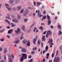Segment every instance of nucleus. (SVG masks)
Wrapping results in <instances>:
<instances>
[{
    "label": "nucleus",
    "mask_w": 62,
    "mask_h": 62,
    "mask_svg": "<svg viewBox=\"0 0 62 62\" xmlns=\"http://www.w3.org/2000/svg\"><path fill=\"white\" fill-rule=\"evenodd\" d=\"M46 14V11H44L43 12V14L45 15Z\"/></svg>",
    "instance_id": "nucleus-41"
},
{
    "label": "nucleus",
    "mask_w": 62,
    "mask_h": 62,
    "mask_svg": "<svg viewBox=\"0 0 62 62\" xmlns=\"http://www.w3.org/2000/svg\"><path fill=\"white\" fill-rule=\"evenodd\" d=\"M12 57V59H14V55L12 54H11L10 55V57H9L8 58V60H9V62H12V59H11Z\"/></svg>",
    "instance_id": "nucleus-1"
},
{
    "label": "nucleus",
    "mask_w": 62,
    "mask_h": 62,
    "mask_svg": "<svg viewBox=\"0 0 62 62\" xmlns=\"http://www.w3.org/2000/svg\"><path fill=\"white\" fill-rule=\"evenodd\" d=\"M2 50V48L1 47L0 48V52H1Z\"/></svg>",
    "instance_id": "nucleus-63"
},
{
    "label": "nucleus",
    "mask_w": 62,
    "mask_h": 62,
    "mask_svg": "<svg viewBox=\"0 0 62 62\" xmlns=\"http://www.w3.org/2000/svg\"><path fill=\"white\" fill-rule=\"evenodd\" d=\"M45 59L44 58H43V62H45Z\"/></svg>",
    "instance_id": "nucleus-57"
},
{
    "label": "nucleus",
    "mask_w": 62,
    "mask_h": 62,
    "mask_svg": "<svg viewBox=\"0 0 62 62\" xmlns=\"http://www.w3.org/2000/svg\"><path fill=\"white\" fill-rule=\"evenodd\" d=\"M23 39V35H21V37H20V39Z\"/></svg>",
    "instance_id": "nucleus-35"
},
{
    "label": "nucleus",
    "mask_w": 62,
    "mask_h": 62,
    "mask_svg": "<svg viewBox=\"0 0 62 62\" xmlns=\"http://www.w3.org/2000/svg\"><path fill=\"white\" fill-rule=\"evenodd\" d=\"M56 55H58V50H57L56 53Z\"/></svg>",
    "instance_id": "nucleus-42"
},
{
    "label": "nucleus",
    "mask_w": 62,
    "mask_h": 62,
    "mask_svg": "<svg viewBox=\"0 0 62 62\" xmlns=\"http://www.w3.org/2000/svg\"><path fill=\"white\" fill-rule=\"evenodd\" d=\"M36 29H37V28L35 27L34 29L33 32H35V30H36Z\"/></svg>",
    "instance_id": "nucleus-48"
},
{
    "label": "nucleus",
    "mask_w": 62,
    "mask_h": 62,
    "mask_svg": "<svg viewBox=\"0 0 62 62\" xmlns=\"http://www.w3.org/2000/svg\"><path fill=\"white\" fill-rule=\"evenodd\" d=\"M41 46L42 47H43V43H41Z\"/></svg>",
    "instance_id": "nucleus-49"
},
{
    "label": "nucleus",
    "mask_w": 62,
    "mask_h": 62,
    "mask_svg": "<svg viewBox=\"0 0 62 62\" xmlns=\"http://www.w3.org/2000/svg\"><path fill=\"white\" fill-rule=\"evenodd\" d=\"M38 44L39 45H40V41H39V40H38Z\"/></svg>",
    "instance_id": "nucleus-38"
},
{
    "label": "nucleus",
    "mask_w": 62,
    "mask_h": 62,
    "mask_svg": "<svg viewBox=\"0 0 62 62\" xmlns=\"http://www.w3.org/2000/svg\"><path fill=\"white\" fill-rule=\"evenodd\" d=\"M21 6H19L18 7H17V10H20L21 9Z\"/></svg>",
    "instance_id": "nucleus-26"
},
{
    "label": "nucleus",
    "mask_w": 62,
    "mask_h": 62,
    "mask_svg": "<svg viewBox=\"0 0 62 62\" xmlns=\"http://www.w3.org/2000/svg\"><path fill=\"white\" fill-rule=\"evenodd\" d=\"M28 41H27L25 39H24L23 40V42L24 44H26Z\"/></svg>",
    "instance_id": "nucleus-12"
},
{
    "label": "nucleus",
    "mask_w": 62,
    "mask_h": 62,
    "mask_svg": "<svg viewBox=\"0 0 62 62\" xmlns=\"http://www.w3.org/2000/svg\"><path fill=\"white\" fill-rule=\"evenodd\" d=\"M21 51L22 52H26V49L25 48H22Z\"/></svg>",
    "instance_id": "nucleus-14"
},
{
    "label": "nucleus",
    "mask_w": 62,
    "mask_h": 62,
    "mask_svg": "<svg viewBox=\"0 0 62 62\" xmlns=\"http://www.w3.org/2000/svg\"><path fill=\"white\" fill-rule=\"evenodd\" d=\"M11 26L12 27H14L15 26V24L13 23H11Z\"/></svg>",
    "instance_id": "nucleus-24"
},
{
    "label": "nucleus",
    "mask_w": 62,
    "mask_h": 62,
    "mask_svg": "<svg viewBox=\"0 0 62 62\" xmlns=\"http://www.w3.org/2000/svg\"><path fill=\"white\" fill-rule=\"evenodd\" d=\"M13 0H10L9 1V3L11 4H13Z\"/></svg>",
    "instance_id": "nucleus-20"
},
{
    "label": "nucleus",
    "mask_w": 62,
    "mask_h": 62,
    "mask_svg": "<svg viewBox=\"0 0 62 62\" xmlns=\"http://www.w3.org/2000/svg\"><path fill=\"white\" fill-rule=\"evenodd\" d=\"M23 9H22L20 11V12L21 13H23Z\"/></svg>",
    "instance_id": "nucleus-36"
},
{
    "label": "nucleus",
    "mask_w": 62,
    "mask_h": 62,
    "mask_svg": "<svg viewBox=\"0 0 62 62\" xmlns=\"http://www.w3.org/2000/svg\"><path fill=\"white\" fill-rule=\"evenodd\" d=\"M46 33V31H45L44 32L43 34H45Z\"/></svg>",
    "instance_id": "nucleus-64"
},
{
    "label": "nucleus",
    "mask_w": 62,
    "mask_h": 62,
    "mask_svg": "<svg viewBox=\"0 0 62 62\" xmlns=\"http://www.w3.org/2000/svg\"><path fill=\"white\" fill-rule=\"evenodd\" d=\"M48 35H48V34L47 33L46 36V38H47L48 36Z\"/></svg>",
    "instance_id": "nucleus-53"
},
{
    "label": "nucleus",
    "mask_w": 62,
    "mask_h": 62,
    "mask_svg": "<svg viewBox=\"0 0 62 62\" xmlns=\"http://www.w3.org/2000/svg\"><path fill=\"white\" fill-rule=\"evenodd\" d=\"M40 15H41V14L40 13L38 14V17H39V16H40Z\"/></svg>",
    "instance_id": "nucleus-45"
},
{
    "label": "nucleus",
    "mask_w": 62,
    "mask_h": 62,
    "mask_svg": "<svg viewBox=\"0 0 62 62\" xmlns=\"http://www.w3.org/2000/svg\"><path fill=\"white\" fill-rule=\"evenodd\" d=\"M19 43V39H17L16 41L14 42V43H15V44H18Z\"/></svg>",
    "instance_id": "nucleus-15"
},
{
    "label": "nucleus",
    "mask_w": 62,
    "mask_h": 62,
    "mask_svg": "<svg viewBox=\"0 0 62 62\" xmlns=\"http://www.w3.org/2000/svg\"><path fill=\"white\" fill-rule=\"evenodd\" d=\"M22 29L23 30H25V26L23 25L22 26Z\"/></svg>",
    "instance_id": "nucleus-21"
},
{
    "label": "nucleus",
    "mask_w": 62,
    "mask_h": 62,
    "mask_svg": "<svg viewBox=\"0 0 62 62\" xmlns=\"http://www.w3.org/2000/svg\"><path fill=\"white\" fill-rule=\"evenodd\" d=\"M31 31V29H30L28 31V33H29Z\"/></svg>",
    "instance_id": "nucleus-44"
},
{
    "label": "nucleus",
    "mask_w": 62,
    "mask_h": 62,
    "mask_svg": "<svg viewBox=\"0 0 62 62\" xmlns=\"http://www.w3.org/2000/svg\"><path fill=\"white\" fill-rule=\"evenodd\" d=\"M15 5V3H12V4H11V6H14Z\"/></svg>",
    "instance_id": "nucleus-60"
},
{
    "label": "nucleus",
    "mask_w": 62,
    "mask_h": 62,
    "mask_svg": "<svg viewBox=\"0 0 62 62\" xmlns=\"http://www.w3.org/2000/svg\"><path fill=\"white\" fill-rule=\"evenodd\" d=\"M37 47H34L33 48L32 50H34V51H35L36 50H37Z\"/></svg>",
    "instance_id": "nucleus-31"
},
{
    "label": "nucleus",
    "mask_w": 62,
    "mask_h": 62,
    "mask_svg": "<svg viewBox=\"0 0 62 62\" xmlns=\"http://www.w3.org/2000/svg\"><path fill=\"white\" fill-rule=\"evenodd\" d=\"M54 45V43H51L50 44V48H52V45Z\"/></svg>",
    "instance_id": "nucleus-28"
},
{
    "label": "nucleus",
    "mask_w": 62,
    "mask_h": 62,
    "mask_svg": "<svg viewBox=\"0 0 62 62\" xmlns=\"http://www.w3.org/2000/svg\"><path fill=\"white\" fill-rule=\"evenodd\" d=\"M7 37L8 38H10V37L9 36V35H7Z\"/></svg>",
    "instance_id": "nucleus-61"
},
{
    "label": "nucleus",
    "mask_w": 62,
    "mask_h": 62,
    "mask_svg": "<svg viewBox=\"0 0 62 62\" xmlns=\"http://www.w3.org/2000/svg\"><path fill=\"white\" fill-rule=\"evenodd\" d=\"M29 12V9H26L25 13H24V12H23V13L24 14V16H26V15L28 14V13Z\"/></svg>",
    "instance_id": "nucleus-8"
},
{
    "label": "nucleus",
    "mask_w": 62,
    "mask_h": 62,
    "mask_svg": "<svg viewBox=\"0 0 62 62\" xmlns=\"http://www.w3.org/2000/svg\"><path fill=\"white\" fill-rule=\"evenodd\" d=\"M48 48H48V46L47 45L46 46L45 48V50H44L43 51V54H45V52H47V51H48Z\"/></svg>",
    "instance_id": "nucleus-6"
},
{
    "label": "nucleus",
    "mask_w": 62,
    "mask_h": 62,
    "mask_svg": "<svg viewBox=\"0 0 62 62\" xmlns=\"http://www.w3.org/2000/svg\"><path fill=\"white\" fill-rule=\"evenodd\" d=\"M4 31V29H3L1 30H0V33H2V32H3V31Z\"/></svg>",
    "instance_id": "nucleus-40"
},
{
    "label": "nucleus",
    "mask_w": 62,
    "mask_h": 62,
    "mask_svg": "<svg viewBox=\"0 0 62 62\" xmlns=\"http://www.w3.org/2000/svg\"><path fill=\"white\" fill-rule=\"evenodd\" d=\"M15 3L16 4H18V1H17V0H16L15 1Z\"/></svg>",
    "instance_id": "nucleus-52"
},
{
    "label": "nucleus",
    "mask_w": 62,
    "mask_h": 62,
    "mask_svg": "<svg viewBox=\"0 0 62 62\" xmlns=\"http://www.w3.org/2000/svg\"><path fill=\"white\" fill-rule=\"evenodd\" d=\"M61 59L59 57H57L56 58L55 57V58L54 59V62H59L60 61Z\"/></svg>",
    "instance_id": "nucleus-2"
},
{
    "label": "nucleus",
    "mask_w": 62,
    "mask_h": 62,
    "mask_svg": "<svg viewBox=\"0 0 62 62\" xmlns=\"http://www.w3.org/2000/svg\"><path fill=\"white\" fill-rule=\"evenodd\" d=\"M41 25H44V23H41Z\"/></svg>",
    "instance_id": "nucleus-58"
},
{
    "label": "nucleus",
    "mask_w": 62,
    "mask_h": 62,
    "mask_svg": "<svg viewBox=\"0 0 62 62\" xmlns=\"http://www.w3.org/2000/svg\"><path fill=\"white\" fill-rule=\"evenodd\" d=\"M47 33L48 34V35H52V32L50 30H49L47 31Z\"/></svg>",
    "instance_id": "nucleus-10"
},
{
    "label": "nucleus",
    "mask_w": 62,
    "mask_h": 62,
    "mask_svg": "<svg viewBox=\"0 0 62 62\" xmlns=\"http://www.w3.org/2000/svg\"><path fill=\"white\" fill-rule=\"evenodd\" d=\"M37 4L38 5H39V6H40V4L39 3V2H37Z\"/></svg>",
    "instance_id": "nucleus-56"
},
{
    "label": "nucleus",
    "mask_w": 62,
    "mask_h": 62,
    "mask_svg": "<svg viewBox=\"0 0 62 62\" xmlns=\"http://www.w3.org/2000/svg\"><path fill=\"white\" fill-rule=\"evenodd\" d=\"M57 19V17H55V20H56Z\"/></svg>",
    "instance_id": "nucleus-54"
},
{
    "label": "nucleus",
    "mask_w": 62,
    "mask_h": 62,
    "mask_svg": "<svg viewBox=\"0 0 62 62\" xmlns=\"http://www.w3.org/2000/svg\"><path fill=\"white\" fill-rule=\"evenodd\" d=\"M6 8L7 9H8V10H9V11H10L12 10V9L8 7H6Z\"/></svg>",
    "instance_id": "nucleus-18"
},
{
    "label": "nucleus",
    "mask_w": 62,
    "mask_h": 62,
    "mask_svg": "<svg viewBox=\"0 0 62 62\" xmlns=\"http://www.w3.org/2000/svg\"><path fill=\"white\" fill-rule=\"evenodd\" d=\"M33 25H34V24H33L32 25H31V26H30V29H31V27H32V26H33Z\"/></svg>",
    "instance_id": "nucleus-62"
},
{
    "label": "nucleus",
    "mask_w": 62,
    "mask_h": 62,
    "mask_svg": "<svg viewBox=\"0 0 62 62\" xmlns=\"http://www.w3.org/2000/svg\"><path fill=\"white\" fill-rule=\"evenodd\" d=\"M58 28L59 29H61V26L60 25V26H58Z\"/></svg>",
    "instance_id": "nucleus-39"
},
{
    "label": "nucleus",
    "mask_w": 62,
    "mask_h": 62,
    "mask_svg": "<svg viewBox=\"0 0 62 62\" xmlns=\"http://www.w3.org/2000/svg\"><path fill=\"white\" fill-rule=\"evenodd\" d=\"M28 9H30L31 10H32V9H33V8L31 7H28Z\"/></svg>",
    "instance_id": "nucleus-33"
},
{
    "label": "nucleus",
    "mask_w": 62,
    "mask_h": 62,
    "mask_svg": "<svg viewBox=\"0 0 62 62\" xmlns=\"http://www.w3.org/2000/svg\"><path fill=\"white\" fill-rule=\"evenodd\" d=\"M22 57L24 59H27V55L25 54H22Z\"/></svg>",
    "instance_id": "nucleus-7"
},
{
    "label": "nucleus",
    "mask_w": 62,
    "mask_h": 62,
    "mask_svg": "<svg viewBox=\"0 0 62 62\" xmlns=\"http://www.w3.org/2000/svg\"><path fill=\"white\" fill-rule=\"evenodd\" d=\"M38 35H36V36L35 37V38H34L33 39V43L34 44H36V42L37 39H38Z\"/></svg>",
    "instance_id": "nucleus-5"
},
{
    "label": "nucleus",
    "mask_w": 62,
    "mask_h": 62,
    "mask_svg": "<svg viewBox=\"0 0 62 62\" xmlns=\"http://www.w3.org/2000/svg\"><path fill=\"white\" fill-rule=\"evenodd\" d=\"M12 20L15 23H17L18 22V20L16 19H12Z\"/></svg>",
    "instance_id": "nucleus-9"
},
{
    "label": "nucleus",
    "mask_w": 62,
    "mask_h": 62,
    "mask_svg": "<svg viewBox=\"0 0 62 62\" xmlns=\"http://www.w3.org/2000/svg\"><path fill=\"white\" fill-rule=\"evenodd\" d=\"M8 17L6 16L5 17V18H6V19H9V20H11V18H10V17L9 16H8Z\"/></svg>",
    "instance_id": "nucleus-29"
},
{
    "label": "nucleus",
    "mask_w": 62,
    "mask_h": 62,
    "mask_svg": "<svg viewBox=\"0 0 62 62\" xmlns=\"http://www.w3.org/2000/svg\"><path fill=\"white\" fill-rule=\"evenodd\" d=\"M5 6H7L8 7H9V5L7 3H5Z\"/></svg>",
    "instance_id": "nucleus-37"
},
{
    "label": "nucleus",
    "mask_w": 62,
    "mask_h": 62,
    "mask_svg": "<svg viewBox=\"0 0 62 62\" xmlns=\"http://www.w3.org/2000/svg\"><path fill=\"white\" fill-rule=\"evenodd\" d=\"M31 54H35V52L34 51H32L31 52Z\"/></svg>",
    "instance_id": "nucleus-47"
},
{
    "label": "nucleus",
    "mask_w": 62,
    "mask_h": 62,
    "mask_svg": "<svg viewBox=\"0 0 62 62\" xmlns=\"http://www.w3.org/2000/svg\"><path fill=\"white\" fill-rule=\"evenodd\" d=\"M8 52V50H7V49L6 48H5L4 49V54H6Z\"/></svg>",
    "instance_id": "nucleus-16"
},
{
    "label": "nucleus",
    "mask_w": 62,
    "mask_h": 62,
    "mask_svg": "<svg viewBox=\"0 0 62 62\" xmlns=\"http://www.w3.org/2000/svg\"><path fill=\"white\" fill-rule=\"evenodd\" d=\"M27 46H29L30 45V42H28L27 43Z\"/></svg>",
    "instance_id": "nucleus-30"
},
{
    "label": "nucleus",
    "mask_w": 62,
    "mask_h": 62,
    "mask_svg": "<svg viewBox=\"0 0 62 62\" xmlns=\"http://www.w3.org/2000/svg\"><path fill=\"white\" fill-rule=\"evenodd\" d=\"M46 19V16H43V18L42 19V20L43 21V20H45V19Z\"/></svg>",
    "instance_id": "nucleus-22"
},
{
    "label": "nucleus",
    "mask_w": 62,
    "mask_h": 62,
    "mask_svg": "<svg viewBox=\"0 0 62 62\" xmlns=\"http://www.w3.org/2000/svg\"><path fill=\"white\" fill-rule=\"evenodd\" d=\"M23 59H24V58L22 57L20 59V61L21 62H23Z\"/></svg>",
    "instance_id": "nucleus-23"
},
{
    "label": "nucleus",
    "mask_w": 62,
    "mask_h": 62,
    "mask_svg": "<svg viewBox=\"0 0 62 62\" xmlns=\"http://www.w3.org/2000/svg\"><path fill=\"white\" fill-rule=\"evenodd\" d=\"M39 29H43V28L41 26L40 28H39Z\"/></svg>",
    "instance_id": "nucleus-43"
},
{
    "label": "nucleus",
    "mask_w": 62,
    "mask_h": 62,
    "mask_svg": "<svg viewBox=\"0 0 62 62\" xmlns=\"http://www.w3.org/2000/svg\"><path fill=\"white\" fill-rule=\"evenodd\" d=\"M47 19H48V25H50V24L51 23V20L50 19V16H49L48 15H47Z\"/></svg>",
    "instance_id": "nucleus-3"
},
{
    "label": "nucleus",
    "mask_w": 62,
    "mask_h": 62,
    "mask_svg": "<svg viewBox=\"0 0 62 62\" xmlns=\"http://www.w3.org/2000/svg\"><path fill=\"white\" fill-rule=\"evenodd\" d=\"M50 27L51 28H52V29H53V28H54V27L53 26V25H51V26H50Z\"/></svg>",
    "instance_id": "nucleus-59"
},
{
    "label": "nucleus",
    "mask_w": 62,
    "mask_h": 62,
    "mask_svg": "<svg viewBox=\"0 0 62 62\" xmlns=\"http://www.w3.org/2000/svg\"><path fill=\"white\" fill-rule=\"evenodd\" d=\"M5 22L6 23H8L9 25H10V22H9V21L7 19H6Z\"/></svg>",
    "instance_id": "nucleus-19"
},
{
    "label": "nucleus",
    "mask_w": 62,
    "mask_h": 62,
    "mask_svg": "<svg viewBox=\"0 0 62 62\" xmlns=\"http://www.w3.org/2000/svg\"><path fill=\"white\" fill-rule=\"evenodd\" d=\"M13 29H11L9 30L8 31V34H10L12 33V31H13Z\"/></svg>",
    "instance_id": "nucleus-11"
},
{
    "label": "nucleus",
    "mask_w": 62,
    "mask_h": 62,
    "mask_svg": "<svg viewBox=\"0 0 62 62\" xmlns=\"http://www.w3.org/2000/svg\"><path fill=\"white\" fill-rule=\"evenodd\" d=\"M49 41L48 42V43H50H50H52L53 42L52 41V40H53L52 39H49Z\"/></svg>",
    "instance_id": "nucleus-27"
},
{
    "label": "nucleus",
    "mask_w": 62,
    "mask_h": 62,
    "mask_svg": "<svg viewBox=\"0 0 62 62\" xmlns=\"http://www.w3.org/2000/svg\"><path fill=\"white\" fill-rule=\"evenodd\" d=\"M27 21H28V19H24V22H27Z\"/></svg>",
    "instance_id": "nucleus-34"
},
{
    "label": "nucleus",
    "mask_w": 62,
    "mask_h": 62,
    "mask_svg": "<svg viewBox=\"0 0 62 62\" xmlns=\"http://www.w3.org/2000/svg\"><path fill=\"white\" fill-rule=\"evenodd\" d=\"M60 50H62V46H61L60 47Z\"/></svg>",
    "instance_id": "nucleus-46"
},
{
    "label": "nucleus",
    "mask_w": 62,
    "mask_h": 62,
    "mask_svg": "<svg viewBox=\"0 0 62 62\" xmlns=\"http://www.w3.org/2000/svg\"><path fill=\"white\" fill-rule=\"evenodd\" d=\"M0 40H1V41H4V39L2 38L0 39Z\"/></svg>",
    "instance_id": "nucleus-32"
},
{
    "label": "nucleus",
    "mask_w": 62,
    "mask_h": 62,
    "mask_svg": "<svg viewBox=\"0 0 62 62\" xmlns=\"http://www.w3.org/2000/svg\"><path fill=\"white\" fill-rule=\"evenodd\" d=\"M4 59L5 60H6L7 59L6 58V55H4Z\"/></svg>",
    "instance_id": "nucleus-50"
},
{
    "label": "nucleus",
    "mask_w": 62,
    "mask_h": 62,
    "mask_svg": "<svg viewBox=\"0 0 62 62\" xmlns=\"http://www.w3.org/2000/svg\"><path fill=\"white\" fill-rule=\"evenodd\" d=\"M42 41H45L46 40V39L45 38V35H44L43 37H42Z\"/></svg>",
    "instance_id": "nucleus-17"
},
{
    "label": "nucleus",
    "mask_w": 62,
    "mask_h": 62,
    "mask_svg": "<svg viewBox=\"0 0 62 62\" xmlns=\"http://www.w3.org/2000/svg\"><path fill=\"white\" fill-rule=\"evenodd\" d=\"M17 16L18 17V19L19 20L20 19H21V16H20L19 14L17 15Z\"/></svg>",
    "instance_id": "nucleus-25"
},
{
    "label": "nucleus",
    "mask_w": 62,
    "mask_h": 62,
    "mask_svg": "<svg viewBox=\"0 0 62 62\" xmlns=\"http://www.w3.org/2000/svg\"><path fill=\"white\" fill-rule=\"evenodd\" d=\"M13 10H16V8H15L14 7L13 8Z\"/></svg>",
    "instance_id": "nucleus-51"
},
{
    "label": "nucleus",
    "mask_w": 62,
    "mask_h": 62,
    "mask_svg": "<svg viewBox=\"0 0 62 62\" xmlns=\"http://www.w3.org/2000/svg\"><path fill=\"white\" fill-rule=\"evenodd\" d=\"M49 55H50V54L49 53H48L46 54V58L47 59H48L49 58Z\"/></svg>",
    "instance_id": "nucleus-13"
},
{
    "label": "nucleus",
    "mask_w": 62,
    "mask_h": 62,
    "mask_svg": "<svg viewBox=\"0 0 62 62\" xmlns=\"http://www.w3.org/2000/svg\"><path fill=\"white\" fill-rule=\"evenodd\" d=\"M54 53H53L52 54V57H54Z\"/></svg>",
    "instance_id": "nucleus-55"
},
{
    "label": "nucleus",
    "mask_w": 62,
    "mask_h": 62,
    "mask_svg": "<svg viewBox=\"0 0 62 62\" xmlns=\"http://www.w3.org/2000/svg\"><path fill=\"white\" fill-rule=\"evenodd\" d=\"M17 30H16L15 31L16 33L18 35H19L20 34L21 32V29L19 28H18L17 29Z\"/></svg>",
    "instance_id": "nucleus-4"
}]
</instances>
